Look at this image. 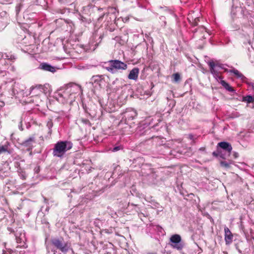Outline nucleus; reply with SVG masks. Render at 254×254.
<instances>
[{"mask_svg":"<svg viewBox=\"0 0 254 254\" xmlns=\"http://www.w3.org/2000/svg\"><path fill=\"white\" fill-rule=\"evenodd\" d=\"M209 65L210 67V72L213 74H216V68L221 67L220 65L215 64L213 62H209Z\"/></svg>","mask_w":254,"mask_h":254,"instance_id":"obj_11","label":"nucleus"},{"mask_svg":"<svg viewBox=\"0 0 254 254\" xmlns=\"http://www.w3.org/2000/svg\"><path fill=\"white\" fill-rule=\"evenodd\" d=\"M181 241V236L178 234L174 235L170 238V241L172 243V246L178 250L182 249V247L179 244Z\"/></svg>","mask_w":254,"mask_h":254,"instance_id":"obj_3","label":"nucleus"},{"mask_svg":"<svg viewBox=\"0 0 254 254\" xmlns=\"http://www.w3.org/2000/svg\"><path fill=\"white\" fill-rule=\"evenodd\" d=\"M137 113L134 110L131 109L125 113V117L128 120H133L136 116Z\"/></svg>","mask_w":254,"mask_h":254,"instance_id":"obj_8","label":"nucleus"},{"mask_svg":"<svg viewBox=\"0 0 254 254\" xmlns=\"http://www.w3.org/2000/svg\"><path fill=\"white\" fill-rule=\"evenodd\" d=\"M243 101L247 102L248 103L253 102H254V97L250 95L247 96L243 98Z\"/></svg>","mask_w":254,"mask_h":254,"instance_id":"obj_13","label":"nucleus"},{"mask_svg":"<svg viewBox=\"0 0 254 254\" xmlns=\"http://www.w3.org/2000/svg\"><path fill=\"white\" fill-rule=\"evenodd\" d=\"M139 74V69L138 68H133L129 72L128 78L129 79L137 80Z\"/></svg>","mask_w":254,"mask_h":254,"instance_id":"obj_6","label":"nucleus"},{"mask_svg":"<svg viewBox=\"0 0 254 254\" xmlns=\"http://www.w3.org/2000/svg\"><path fill=\"white\" fill-rule=\"evenodd\" d=\"M41 67L42 69L46 71H49L52 72L56 71V68L55 67L47 64H41Z\"/></svg>","mask_w":254,"mask_h":254,"instance_id":"obj_9","label":"nucleus"},{"mask_svg":"<svg viewBox=\"0 0 254 254\" xmlns=\"http://www.w3.org/2000/svg\"><path fill=\"white\" fill-rule=\"evenodd\" d=\"M229 72L234 73V74L237 77H241L242 74L237 69H232L229 71Z\"/></svg>","mask_w":254,"mask_h":254,"instance_id":"obj_14","label":"nucleus"},{"mask_svg":"<svg viewBox=\"0 0 254 254\" xmlns=\"http://www.w3.org/2000/svg\"><path fill=\"white\" fill-rule=\"evenodd\" d=\"M221 84L223 85V86L225 87V88L228 89V90L231 91L232 90V88L231 87H230L229 85L226 82H225L224 81H222Z\"/></svg>","mask_w":254,"mask_h":254,"instance_id":"obj_17","label":"nucleus"},{"mask_svg":"<svg viewBox=\"0 0 254 254\" xmlns=\"http://www.w3.org/2000/svg\"><path fill=\"white\" fill-rule=\"evenodd\" d=\"M235 158H237L238 157V153L235 152L233 154Z\"/></svg>","mask_w":254,"mask_h":254,"instance_id":"obj_21","label":"nucleus"},{"mask_svg":"<svg viewBox=\"0 0 254 254\" xmlns=\"http://www.w3.org/2000/svg\"><path fill=\"white\" fill-rule=\"evenodd\" d=\"M253 88L254 89V85L253 86Z\"/></svg>","mask_w":254,"mask_h":254,"instance_id":"obj_25","label":"nucleus"},{"mask_svg":"<svg viewBox=\"0 0 254 254\" xmlns=\"http://www.w3.org/2000/svg\"><path fill=\"white\" fill-rule=\"evenodd\" d=\"M148 254H155V253H149Z\"/></svg>","mask_w":254,"mask_h":254,"instance_id":"obj_23","label":"nucleus"},{"mask_svg":"<svg viewBox=\"0 0 254 254\" xmlns=\"http://www.w3.org/2000/svg\"><path fill=\"white\" fill-rule=\"evenodd\" d=\"M222 167H225V168H229L230 167V165L231 163H228L226 162L222 161L220 163Z\"/></svg>","mask_w":254,"mask_h":254,"instance_id":"obj_18","label":"nucleus"},{"mask_svg":"<svg viewBox=\"0 0 254 254\" xmlns=\"http://www.w3.org/2000/svg\"><path fill=\"white\" fill-rule=\"evenodd\" d=\"M225 240L226 244H230L233 241V236L228 228L225 227Z\"/></svg>","mask_w":254,"mask_h":254,"instance_id":"obj_5","label":"nucleus"},{"mask_svg":"<svg viewBox=\"0 0 254 254\" xmlns=\"http://www.w3.org/2000/svg\"><path fill=\"white\" fill-rule=\"evenodd\" d=\"M31 90V92H33V94H39L43 92L44 87L42 85H38L34 87H32Z\"/></svg>","mask_w":254,"mask_h":254,"instance_id":"obj_10","label":"nucleus"},{"mask_svg":"<svg viewBox=\"0 0 254 254\" xmlns=\"http://www.w3.org/2000/svg\"><path fill=\"white\" fill-rule=\"evenodd\" d=\"M174 80L175 82L178 81L180 79V74L178 73H176L173 74Z\"/></svg>","mask_w":254,"mask_h":254,"instance_id":"obj_16","label":"nucleus"},{"mask_svg":"<svg viewBox=\"0 0 254 254\" xmlns=\"http://www.w3.org/2000/svg\"><path fill=\"white\" fill-rule=\"evenodd\" d=\"M53 244L62 252L66 253L69 249V247L66 244H63L58 239H54L52 241Z\"/></svg>","mask_w":254,"mask_h":254,"instance_id":"obj_2","label":"nucleus"},{"mask_svg":"<svg viewBox=\"0 0 254 254\" xmlns=\"http://www.w3.org/2000/svg\"><path fill=\"white\" fill-rule=\"evenodd\" d=\"M218 145L221 148L226 150L230 153L232 150V147L231 144L227 142H221L218 144Z\"/></svg>","mask_w":254,"mask_h":254,"instance_id":"obj_7","label":"nucleus"},{"mask_svg":"<svg viewBox=\"0 0 254 254\" xmlns=\"http://www.w3.org/2000/svg\"><path fill=\"white\" fill-rule=\"evenodd\" d=\"M213 155L215 156H217V154L215 152H213Z\"/></svg>","mask_w":254,"mask_h":254,"instance_id":"obj_22","label":"nucleus"},{"mask_svg":"<svg viewBox=\"0 0 254 254\" xmlns=\"http://www.w3.org/2000/svg\"><path fill=\"white\" fill-rule=\"evenodd\" d=\"M120 149V147H114L113 149V151H117L118 150H119Z\"/></svg>","mask_w":254,"mask_h":254,"instance_id":"obj_20","label":"nucleus"},{"mask_svg":"<svg viewBox=\"0 0 254 254\" xmlns=\"http://www.w3.org/2000/svg\"><path fill=\"white\" fill-rule=\"evenodd\" d=\"M74 88H75L76 89H77L80 91H81V88L80 86L77 85H74L73 87Z\"/></svg>","mask_w":254,"mask_h":254,"instance_id":"obj_19","label":"nucleus"},{"mask_svg":"<svg viewBox=\"0 0 254 254\" xmlns=\"http://www.w3.org/2000/svg\"><path fill=\"white\" fill-rule=\"evenodd\" d=\"M188 18L190 22H191L193 25H196L199 20L198 17L195 16H193L192 14H189Z\"/></svg>","mask_w":254,"mask_h":254,"instance_id":"obj_12","label":"nucleus"},{"mask_svg":"<svg viewBox=\"0 0 254 254\" xmlns=\"http://www.w3.org/2000/svg\"><path fill=\"white\" fill-rule=\"evenodd\" d=\"M8 150L7 145L0 146V154L7 151Z\"/></svg>","mask_w":254,"mask_h":254,"instance_id":"obj_15","label":"nucleus"},{"mask_svg":"<svg viewBox=\"0 0 254 254\" xmlns=\"http://www.w3.org/2000/svg\"><path fill=\"white\" fill-rule=\"evenodd\" d=\"M2 57L1 55L0 54V59L1 58V57Z\"/></svg>","mask_w":254,"mask_h":254,"instance_id":"obj_24","label":"nucleus"},{"mask_svg":"<svg viewBox=\"0 0 254 254\" xmlns=\"http://www.w3.org/2000/svg\"><path fill=\"white\" fill-rule=\"evenodd\" d=\"M72 144L69 141H59L55 146L53 151L54 155L59 157H62L68 150H70Z\"/></svg>","mask_w":254,"mask_h":254,"instance_id":"obj_1","label":"nucleus"},{"mask_svg":"<svg viewBox=\"0 0 254 254\" xmlns=\"http://www.w3.org/2000/svg\"><path fill=\"white\" fill-rule=\"evenodd\" d=\"M111 65L116 69H126L127 68V65L124 63L118 60L110 61Z\"/></svg>","mask_w":254,"mask_h":254,"instance_id":"obj_4","label":"nucleus"}]
</instances>
